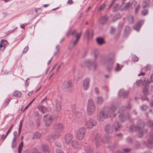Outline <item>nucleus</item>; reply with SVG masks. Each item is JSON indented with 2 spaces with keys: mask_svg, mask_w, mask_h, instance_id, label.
<instances>
[{
  "mask_svg": "<svg viewBox=\"0 0 153 153\" xmlns=\"http://www.w3.org/2000/svg\"><path fill=\"white\" fill-rule=\"evenodd\" d=\"M116 109V107L113 105H111L110 108H105L103 111L100 112L98 115V120L102 122L108 117H111L112 115H114V113Z\"/></svg>",
  "mask_w": 153,
  "mask_h": 153,
  "instance_id": "f257e3e1",
  "label": "nucleus"
},
{
  "mask_svg": "<svg viewBox=\"0 0 153 153\" xmlns=\"http://www.w3.org/2000/svg\"><path fill=\"white\" fill-rule=\"evenodd\" d=\"M115 54L113 52L109 53L107 57L108 58V61H106L103 58L101 59V62L103 65L107 66V69L108 71H110L112 69L113 66L115 62Z\"/></svg>",
  "mask_w": 153,
  "mask_h": 153,
  "instance_id": "f03ea898",
  "label": "nucleus"
},
{
  "mask_svg": "<svg viewBox=\"0 0 153 153\" xmlns=\"http://www.w3.org/2000/svg\"><path fill=\"white\" fill-rule=\"evenodd\" d=\"M120 125L117 122L112 124H107L105 125L104 128L105 132L108 134L112 133L114 131L119 130Z\"/></svg>",
  "mask_w": 153,
  "mask_h": 153,
  "instance_id": "7ed1b4c3",
  "label": "nucleus"
},
{
  "mask_svg": "<svg viewBox=\"0 0 153 153\" xmlns=\"http://www.w3.org/2000/svg\"><path fill=\"white\" fill-rule=\"evenodd\" d=\"M143 121L139 120L136 126L132 125L130 127V129L132 131L134 130L137 131L138 132L137 135L139 138H140L143 135Z\"/></svg>",
  "mask_w": 153,
  "mask_h": 153,
  "instance_id": "20e7f679",
  "label": "nucleus"
},
{
  "mask_svg": "<svg viewBox=\"0 0 153 153\" xmlns=\"http://www.w3.org/2000/svg\"><path fill=\"white\" fill-rule=\"evenodd\" d=\"M86 134V129L84 127L79 128L78 130L76 133V138L79 140H82Z\"/></svg>",
  "mask_w": 153,
  "mask_h": 153,
  "instance_id": "39448f33",
  "label": "nucleus"
},
{
  "mask_svg": "<svg viewBox=\"0 0 153 153\" xmlns=\"http://www.w3.org/2000/svg\"><path fill=\"white\" fill-rule=\"evenodd\" d=\"M62 87V89L65 91L71 92L72 90L71 83L70 81H64Z\"/></svg>",
  "mask_w": 153,
  "mask_h": 153,
  "instance_id": "423d86ee",
  "label": "nucleus"
},
{
  "mask_svg": "<svg viewBox=\"0 0 153 153\" xmlns=\"http://www.w3.org/2000/svg\"><path fill=\"white\" fill-rule=\"evenodd\" d=\"M95 107L94 104L91 99H89L88 101L87 112L88 114L91 115L94 112Z\"/></svg>",
  "mask_w": 153,
  "mask_h": 153,
  "instance_id": "0eeeda50",
  "label": "nucleus"
},
{
  "mask_svg": "<svg viewBox=\"0 0 153 153\" xmlns=\"http://www.w3.org/2000/svg\"><path fill=\"white\" fill-rule=\"evenodd\" d=\"M118 117L119 120L122 122H124L126 119L129 118V116L128 114H127L126 116L124 114L123 108H120L118 111Z\"/></svg>",
  "mask_w": 153,
  "mask_h": 153,
  "instance_id": "6e6552de",
  "label": "nucleus"
},
{
  "mask_svg": "<svg viewBox=\"0 0 153 153\" xmlns=\"http://www.w3.org/2000/svg\"><path fill=\"white\" fill-rule=\"evenodd\" d=\"M93 140L95 142V145L97 147H98L102 144V140L101 137L99 134H96L94 135Z\"/></svg>",
  "mask_w": 153,
  "mask_h": 153,
  "instance_id": "1a4fd4ad",
  "label": "nucleus"
},
{
  "mask_svg": "<svg viewBox=\"0 0 153 153\" xmlns=\"http://www.w3.org/2000/svg\"><path fill=\"white\" fill-rule=\"evenodd\" d=\"M84 122L85 126L89 128H91L93 126H95L97 124L96 121L93 119H90L89 121L85 120Z\"/></svg>",
  "mask_w": 153,
  "mask_h": 153,
  "instance_id": "9d476101",
  "label": "nucleus"
},
{
  "mask_svg": "<svg viewBox=\"0 0 153 153\" xmlns=\"http://www.w3.org/2000/svg\"><path fill=\"white\" fill-rule=\"evenodd\" d=\"M43 120L45 122V124L47 126H50L53 121V119L51 116L48 114L44 116Z\"/></svg>",
  "mask_w": 153,
  "mask_h": 153,
  "instance_id": "9b49d317",
  "label": "nucleus"
},
{
  "mask_svg": "<svg viewBox=\"0 0 153 153\" xmlns=\"http://www.w3.org/2000/svg\"><path fill=\"white\" fill-rule=\"evenodd\" d=\"M53 128L55 131L61 132L63 129V126L61 123H57L54 125Z\"/></svg>",
  "mask_w": 153,
  "mask_h": 153,
  "instance_id": "f8f14e48",
  "label": "nucleus"
},
{
  "mask_svg": "<svg viewBox=\"0 0 153 153\" xmlns=\"http://www.w3.org/2000/svg\"><path fill=\"white\" fill-rule=\"evenodd\" d=\"M61 135V132L59 131H55L53 133L52 136H49L48 138V139L50 141H51V138H53V139H56L58 138Z\"/></svg>",
  "mask_w": 153,
  "mask_h": 153,
  "instance_id": "ddd939ff",
  "label": "nucleus"
},
{
  "mask_svg": "<svg viewBox=\"0 0 153 153\" xmlns=\"http://www.w3.org/2000/svg\"><path fill=\"white\" fill-rule=\"evenodd\" d=\"M64 138L65 143H69L72 140L73 135L71 134L68 133L65 134Z\"/></svg>",
  "mask_w": 153,
  "mask_h": 153,
  "instance_id": "4468645a",
  "label": "nucleus"
},
{
  "mask_svg": "<svg viewBox=\"0 0 153 153\" xmlns=\"http://www.w3.org/2000/svg\"><path fill=\"white\" fill-rule=\"evenodd\" d=\"M85 65L88 67L90 66L91 65H92L94 68V70L95 71L96 70L97 65L96 63L95 62H93L89 60L85 61Z\"/></svg>",
  "mask_w": 153,
  "mask_h": 153,
  "instance_id": "2eb2a0df",
  "label": "nucleus"
},
{
  "mask_svg": "<svg viewBox=\"0 0 153 153\" xmlns=\"http://www.w3.org/2000/svg\"><path fill=\"white\" fill-rule=\"evenodd\" d=\"M128 91H124L123 89L120 90L118 92V95L119 96H122L124 99L128 96Z\"/></svg>",
  "mask_w": 153,
  "mask_h": 153,
  "instance_id": "dca6fc26",
  "label": "nucleus"
},
{
  "mask_svg": "<svg viewBox=\"0 0 153 153\" xmlns=\"http://www.w3.org/2000/svg\"><path fill=\"white\" fill-rule=\"evenodd\" d=\"M150 82H151L150 80H148L147 81L145 84V87H144V95H147L149 94L148 88H149V84Z\"/></svg>",
  "mask_w": 153,
  "mask_h": 153,
  "instance_id": "f3484780",
  "label": "nucleus"
},
{
  "mask_svg": "<svg viewBox=\"0 0 153 153\" xmlns=\"http://www.w3.org/2000/svg\"><path fill=\"white\" fill-rule=\"evenodd\" d=\"M90 82V79L89 78H86L83 82V87L85 90L88 89L89 86V83Z\"/></svg>",
  "mask_w": 153,
  "mask_h": 153,
  "instance_id": "a211bd4d",
  "label": "nucleus"
},
{
  "mask_svg": "<svg viewBox=\"0 0 153 153\" xmlns=\"http://www.w3.org/2000/svg\"><path fill=\"white\" fill-rule=\"evenodd\" d=\"M143 25L142 22H140L137 23L134 26V29L137 31H139Z\"/></svg>",
  "mask_w": 153,
  "mask_h": 153,
  "instance_id": "6ab92c4d",
  "label": "nucleus"
},
{
  "mask_svg": "<svg viewBox=\"0 0 153 153\" xmlns=\"http://www.w3.org/2000/svg\"><path fill=\"white\" fill-rule=\"evenodd\" d=\"M73 112L74 114L76 115V117H79V116L82 115V114L84 113V111L83 110L79 111L77 109H75V110H73Z\"/></svg>",
  "mask_w": 153,
  "mask_h": 153,
  "instance_id": "aec40b11",
  "label": "nucleus"
},
{
  "mask_svg": "<svg viewBox=\"0 0 153 153\" xmlns=\"http://www.w3.org/2000/svg\"><path fill=\"white\" fill-rule=\"evenodd\" d=\"M61 108V103L60 101L58 100L56 101V111L57 112L60 111Z\"/></svg>",
  "mask_w": 153,
  "mask_h": 153,
  "instance_id": "412c9836",
  "label": "nucleus"
},
{
  "mask_svg": "<svg viewBox=\"0 0 153 153\" xmlns=\"http://www.w3.org/2000/svg\"><path fill=\"white\" fill-rule=\"evenodd\" d=\"M85 36H86L88 39L92 38L93 36V33L92 31H91V34H90L89 31L88 30H86L85 33Z\"/></svg>",
  "mask_w": 153,
  "mask_h": 153,
  "instance_id": "4be33fe9",
  "label": "nucleus"
},
{
  "mask_svg": "<svg viewBox=\"0 0 153 153\" xmlns=\"http://www.w3.org/2000/svg\"><path fill=\"white\" fill-rule=\"evenodd\" d=\"M39 110L42 113H45L47 111V108L42 105H39L38 107Z\"/></svg>",
  "mask_w": 153,
  "mask_h": 153,
  "instance_id": "5701e85b",
  "label": "nucleus"
},
{
  "mask_svg": "<svg viewBox=\"0 0 153 153\" xmlns=\"http://www.w3.org/2000/svg\"><path fill=\"white\" fill-rule=\"evenodd\" d=\"M130 27L128 26H126L124 31V35L125 36H127L130 33Z\"/></svg>",
  "mask_w": 153,
  "mask_h": 153,
  "instance_id": "b1692460",
  "label": "nucleus"
},
{
  "mask_svg": "<svg viewBox=\"0 0 153 153\" xmlns=\"http://www.w3.org/2000/svg\"><path fill=\"white\" fill-rule=\"evenodd\" d=\"M104 101V99L101 97H97V104L101 105L103 103Z\"/></svg>",
  "mask_w": 153,
  "mask_h": 153,
  "instance_id": "393cba45",
  "label": "nucleus"
},
{
  "mask_svg": "<svg viewBox=\"0 0 153 153\" xmlns=\"http://www.w3.org/2000/svg\"><path fill=\"white\" fill-rule=\"evenodd\" d=\"M17 138V137H14L13 139L11 145V147L12 149H14L16 146V140Z\"/></svg>",
  "mask_w": 153,
  "mask_h": 153,
  "instance_id": "a878e982",
  "label": "nucleus"
},
{
  "mask_svg": "<svg viewBox=\"0 0 153 153\" xmlns=\"http://www.w3.org/2000/svg\"><path fill=\"white\" fill-rule=\"evenodd\" d=\"M85 150L87 153H93L92 150L90 146H88L86 147Z\"/></svg>",
  "mask_w": 153,
  "mask_h": 153,
  "instance_id": "bb28decb",
  "label": "nucleus"
},
{
  "mask_svg": "<svg viewBox=\"0 0 153 153\" xmlns=\"http://www.w3.org/2000/svg\"><path fill=\"white\" fill-rule=\"evenodd\" d=\"M63 144V142L61 140H58L56 141L55 143V145L59 147H61Z\"/></svg>",
  "mask_w": 153,
  "mask_h": 153,
  "instance_id": "cd10ccee",
  "label": "nucleus"
},
{
  "mask_svg": "<svg viewBox=\"0 0 153 153\" xmlns=\"http://www.w3.org/2000/svg\"><path fill=\"white\" fill-rule=\"evenodd\" d=\"M71 145L74 148H78L79 147V145L77 142L75 140H73L71 143Z\"/></svg>",
  "mask_w": 153,
  "mask_h": 153,
  "instance_id": "c85d7f7f",
  "label": "nucleus"
},
{
  "mask_svg": "<svg viewBox=\"0 0 153 153\" xmlns=\"http://www.w3.org/2000/svg\"><path fill=\"white\" fill-rule=\"evenodd\" d=\"M136 84L139 87L142 86L143 85V82L142 80H138L136 82Z\"/></svg>",
  "mask_w": 153,
  "mask_h": 153,
  "instance_id": "c756f323",
  "label": "nucleus"
},
{
  "mask_svg": "<svg viewBox=\"0 0 153 153\" xmlns=\"http://www.w3.org/2000/svg\"><path fill=\"white\" fill-rule=\"evenodd\" d=\"M97 43L99 45H102L104 43V42L103 39L101 38H98L97 39Z\"/></svg>",
  "mask_w": 153,
  "mask_h": 153,
  "instance_id": "7c9ffc66",
  "label": "nucleus"
},
{
  "mask_svg": "<svg viewBox=\"0 0 153 153\" xmlns=\"http://www.w3.org/2000/svg\"><path fill=\"white\" fill-rule=\"evenodd\" d=\"M107 20V17L106 16H104L101 18L100 22L103 25L106 22Z\"/></svg>",
  "mask_w": 153,
  "mask_h": 153,
  "instance_id": "2f4dec72",
  "label": "nucleus"
},
{
  "mask_svg": "<svg viewBox=\"0 0 153 153\" xmlns=\"http://www.w3.org/2000/svg\"><path fill=\"white\" fill-rule=\"evenodd\" d=\"M42 148L43 150L44 151L48 152L49 151V147L46 144L43 145L42 146Z\"/></svg>",
  "mask_w": 153,
  "mask_h": 153,
  "instance_id": "473e14b6",
  "label": "nucleus"
},
{
  "mask_svg": "<svg viewBox=\"0 0 153 153\" xmlns=\"http://www.w3.org/2000/svg\"><path fill=\"white\" fill-rule=\"evenodd\" d=\"M21 93L17 91H15L13 94V95L17 97H19L21 96Z\"/></svg>",
  "mask_w": 153,
  "mask_h": 153,
  "instance_id": "72a5a7b5",
  "label": "nucleus"
},
{
  "mask_svg": "<svg viewBox=\"0 0 153 153\" xmlns=\"http://www.w3.org/2000/svg\"><path fill=\"white\" fill-rule=\"evenodd\" d=\"M116 64V66L115 68V71L116 72L120 71L121 70L122 66H120L119 64L117 63Z\"/></svg>",
  "mask_w": 153,
  "mask_h": 153,
  "instance_id": "f704fd0d",
  "label": "nucleus"
},
{
  "mask_svg": "<svg viewBox=\"0 0 153 153\" xmlns=\"http://www.w3.org/2000/svg\"><path fill=\"white\" fill-rule=\"evenodd\" d=\"M41 136V134L39 133H36L33 135V139H38Z\"/></svg>",
  "mask_w": 153,
  "mask_h": 153,
  "instance_id": "c9c22d12",
  "label": "nucleus"
},
{
  "mask_svg": "<svg viewBox=\"0 0 153 153\" xmlns=\"http://www.w3.org/2000/svg\"><path fill=\"white\" fill-rule=\"evenodd\" d=\"M128 22L130 23H132L134 21V19L133 16L130 15L128 16Z\"/></svg>",
  "mask_w": 153,
  "mask_h": 153,
  "instance_id": "e433bc0d",
  "label": "nucleus"
},
{
  "mask_svg": "<svg viewBox=\"0 0 153 153\" xmlns=\"http://www.w3.org/2000/svg\"><path fill=\"white\" fill-rule=\"evenodd\" d=\"M119 4H117L114 6L112 8V10L113 11H116L119 9Z\"/></svg>",
  "mask_w": 153,
  "mask_h": 153,
  "instance_id": "4c0bfd02",
  "label": "nucleus"
},
{
  "mask_svg": "<svg viewBox=\"0 0 153 153\" xmlns=\"http://www.w3.org/2000/svg\"><path fill=\"white\" fill-rule=\"evenodd\" d=\"M23 146V143L22 141L21 143H20L19 146L18 147V152L19 153H20L21 152L22 150V147Z\"/></svg>",
  "mask_w": 153,
  "mask_h": 153,
  "instance_id": "58836bf2",
  "label": "nucleus"
},
{
  "mask_svg": "<svg viewBox=\"0 0 153 153\" xmlns=\"http://www.w3.org/2000/svg\"><path fill=\"white\" fill-rule=\"evenodd\" d=\"M149 0H144V7H149Z\"/></svg>",
  "mask_w": 153,
  "mask_h": 153,
  "instance_id": "ea45409f",
  "label": "nucleus"
},
{
  "mask_svg": "<svg viewBox=\"0 0 153 153\" xmlns=\"http://www.w3.org/2000/svg\"><path fill=\"white\" fill-rule=\"evenodd\" d=\"M3 45H2V46H4L5 47H6L7 46V41L5 40V39H2L1 40V41L0 44H2Z\"/></svg>",
  "mask_w": 153,
  "mask_h": 153,
  "instance_id": "a19ab883",
  "label": "nucleus"
},
{
  "mask_svg": "<svg viewBox=\"0 0 153 153\" xmlns=\"http://www.w3.org/2000/svg\"><path fill=\"white\" fill-rule=\"evenodd\" d=\"M13 125H12L11 126L10 128L8 130V131H7V133L5 136H4V137L3 139V141L5 139V138L10 133V132L11 130L13 128Z\"/></svg>",
  "mask_w": 153,
  "mask_h": 153,
  "instance_id": "79ce46f5",
  "label": "nucleus"
},
{
  "mask_svg": "<svg viewBox=\"0 0 153 153\" xmlns=\"http://www.w3.org/2000/svg\"><path fill=\"white\" fill-rule=\"evenodd\" d=\"M105 7V4H103L98 9V11L99 12H100L102 10L104 9Z\"/></svg>",
  "mask_w": 153,
  "mask_h": 153,
  "instance_id": "37998d69",
  "label": "nucleus"
},
{
  "mask_svg": "<svg viewBox=\"0 0 153 153\" xmlns=\"http://www.w3.org/2000/svg\"><path fill=\"white\" fill-rule=\"evenodd\" d=\"M78 41V40H77L76 39L75 41L73 40H71L70 42V45H73V46H74V45H75L76 44V43H77Z\"/></svg>",
  "mask_w": 153,
  "mask_h": 153,
  "instance_id": "c03bdc74",
  "label": "nucleus"
},
{
  "mask_svg": "<svg viewBox=\"0 0 153 153\" xmlns=\"http://www.w3.org/2000/svg\"><path fill=\"white\" fill-rule=\"evenodd\" d=\"M132 59L135 62H137L138 60V58L135 55H134L132 56Z\"/></svg>",
  "mask_w": 153,
  "mask_h": 153,
  "instance_id": "a18cd8bd",
  "label": "nucleus"
},
{
  "mask_svg": "<svg viewBox=\"0 0 153 153\" xmlns=\"http://www.w3.org/2000/svg\"><path fill=\"white\" fill-rule=\"evenodd\" d=\"M81 32H80L79 33H76V40H79L80 37V36L81 35Z\"/></svg>",
  "mask_w": 153,
  "mask_h": 153,
  "instance_id": "49530a36",
  "label": "nucleus"
},
{
  "mask_svg": "<svg viewBox=\"0 0 153 153\" xmlns=\"http://www.w3.org/2000/svg\"><path fill=\"white\" fill-rule=\"evenodd\" d=\"M115 31V29L113 27H111L110 28V33L111 34H114Z\"/></svg>",
  "mask_w": 153,
  "mask_h": 153,
  "instance_id": "de8ad7c7",
  "label": "nucleus"
},
{
  "mask_svg": "<svg viewBox=\"0 0 153 153\" xmlns=\"http://www.w3.org/2000/svg\"><path fill=\"white\" fill-rule=\"evenodd\" d=\"M130 150L131 149L129 148L124 149H123V152L124 153H127L129 152L130 151Z\"/></svg>",
  "mask_w": 153,
  "mask_h": 153,
  "instance_id": "09e8293b",
  "label": "nucleus"
},
{
  "mask_svg": "<svg viewBox=\"0 0 153 153\" xmlns=\"http://www.w3.org/2000/svg\"><path fill=\"white\" fill-rule=\"evenodd\" d=\"M140 8V6L139 5H138L137 6L135 9V14H137Z\"/></svg>",
  "mask_w": 153,
  "mask_h": 153,
  "instance_id": "8fccbe9b",
  "label": "nucleus"
},
{
  "mask_svg": "<svg viewBox=\"0 0 153 153\" xmlns=\"http://www.w3.org/2000/svg\"><path fill=\"white\" fill-rule=\"evenodd\" d=\"M130 4L131 3L130 2H128L127 4L125 5V9L126 10H127L130 6Z\"/></svg>",
  "mask_w": 153,
  "mask_h": 153,
  "instance_id": "3c124183",
  "label": "nucleus"
},
{
  "mask_svg": "<svg viewBox=\"0 0 153 153\" xmlns=\"http://www.w3.org/2000/svg\"><path fill=\"white\" fill-rule=\"evenodd\" d=\"M28 49H29L28 46H27L24 48V50L23 51V53H26L27 51L28 50Z\"/></svg>",
  "mask_w": 153,
  "mask_h": 153,
  "instance_id": "603ef678",
  "label": "nucleus"
},
{
  "mask_svg": "<svg viewBox=\"0 0 153 153\" xmlns=\"http://www.w3.org/2000/svg\"><path fill=\"white\" fill-rule=\"evenodd\" d=\"M56 153H64L63 151L60 149H58L56 151Z\"/></svg>",
  "mask_w": 153,
  "mask_h": 153,
  "instance_id": "864d4df0",
  "label": "nucleus"
},
{
  "mask_svg": "<svg viewBox=\"0 0 153 153\" xmlns=\"http://www.w3.org/2000/svg\"><path fill=\"white\" fill-rule=\"evenodd\" d=\"M40 120L39 119H37L36 120V123L38 127H39L40 125Z\"/></svg>",
  "mask_w": 153,
  "mask_h": 153,
  "instance_id": "5fc2aeb1",
  "label": "nucleus"
},
{
  "mask_svg": "<svg viewBox=\"0 0 153 153\" xmlns=\"http://www.w3.org/2000/svg\"><path fill=\"white\" fill-rule=\"evenodd\" d=\"M2 45H3L2 43L0 44V48L1 51H3L5 48L4 46H2Z\"/></svg>",
  "mask_w": 153,
  "mask_h": 153,
  "instance_id": "6e6d98bb",
  "label": "nucleus"
},
{
  "mask_svg": "<svg viewBox=\"0 0 153 153\" xmlns=\"http://www.w3.org/2000/svg\"><path fill=\"white\" fill-rule=\"evenodd\" d=\"M153 143V141H150V140H148V144L147 145V146L149 147H151L149 145H150L152 144Z\"/></svg>",
  "mask_w": 153,
  "mask_h": 153,
  "instance_id": "4d7b16f0",
  "label": "nucleus"
},
{
  "mask_svg": "<svg viewBox=\"0 0 153 153\" xmlns=\"http://www.w3.org/2000/svg\"><path fill=\"white\" fill-rule=\"evenodd\" d=\"M151 66L150 65H146V69L147 70H150L151 69Z\"/></svg>",
  "mask_w": 153,
  "mask_h": 153,
  "instance_id": "13d9d810",
  "label": "nucleus"
},
{
  "mask_svg": "<svg viewBox=\"0 0 153 153\" xmlns=\"http://www.w3.org/2000/svg\"><path fill=\"white\" fill-rule=\"evenodd\" d=\"M56 49L57 50V52L56 53H55L54 55H56V54L58 53L59 51V46L58 45H57L56 47Z\"/></svg>",
  "mask_w": 153,
  "mask_h": 153,
  "instance_id": "bf43d9fd",
  "label": "nucleus"
},
{
  "mask_svg": "<svg viewBox=\"0 0 153 153\" xmlns=\"http://www.w3.org/2000/svg\"><path fill=\"white\" fill-rule=\"evenodd\" d=\"M148 11L147 9H144V16L147 14L148 13Z\"/></svg>",
  "mask_w": 153,
  "mask_h": 153,
  "instance_id": "052dcab7",
  "label": "nucleus"
},
{
  "mask_svg": "<svg viewBox=\"0 0 153 153\" xmlns=\"http://www.w3.org/2000/svg\"><path fill=\"white\" fill-rule=\"evenodd\" d=\"M95 93L97 94H98L99 93V90L96 87L95 88Z\"/></svg>",
  "mask_w": 153,
  "mask_h": 153,
  "instance_id": "680f3d73",
  "label": "nucleus"
},
{
  "mask_svg": "<svg viewBox=\"0 0 153 153\" xmlns=\"http://www.w3.org/2000/svg\"><path fill=\"white\" fill-rule=\"evenodd\" d=\"M22 121L21 120L20 123L19 127V128H22Z\"/></svg>",
  "mask_w": 153,
  "mask_h": 153,
  "instance_id": "e2e57ef3",
  "label": "nucleus"
},
{
  "mask_svg": "<svg viewBox=\"0 0 153 153\" xmlns=\"http://www.w3.org/2000/svg\"><path fill=\"white\" fill-rule=\"evenodd\" d=\"M73 2V1L72 0H69L68 1V4H72Z\"/></svg>",
  "mask_w": 153,
  "mask_h": 153,
  "instance_id": "0e129e2a",
  "label": "nucleus"
},
{
  "mask_svg": "<svg viewBox=\"0 0 153 153\" xmlns=\"http://www.w3.org/2000/svg\"><path fill=\"white\" fill-rule=\"evenodd\" d=\"M33 91H30V92H29L28 93V96H30L33 94Z\"/></svg>",
  "mask_w": 153,
  "mask_h": 153,
  "instance_id": "69168bd1",
  "label": "nucleus"
},
{
  "mask_svg": "<svg viewBox=\"0 0 153 153\" xmlns=\"http://www.w3.org/2000/svg\"><path fill=\"white\" fill-rule=\"evenodd\" d=\"M29 106L28 105L25 106L23 112H24L25 110H26Z\"/></svg>",
  "mask_w": 153,
  "mask_h": 153,
  "instance_id": "338daca9",
  "label": "nucleus"
},
{
  "mask_svg": "<svg viewBox=\"0 0 153 153\" xmlns=\"http://www.w3.org/2000/svg\"><path fill=\"white\" fill-rule=\"evenodd\" d=\"M150 79L151 81L153 82V73L150 76Z\"/></svg>",
  "mask_w": 153,
  "mask_h": 153,
  "instance_id": "774afa93",
  "label": "nucleus"
}]
</instances>
